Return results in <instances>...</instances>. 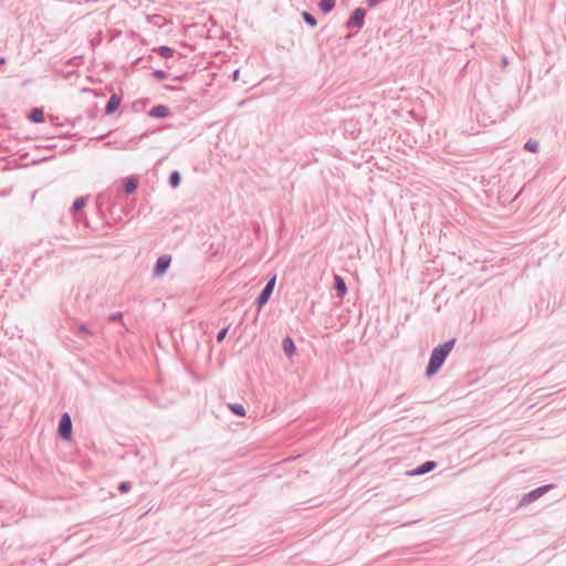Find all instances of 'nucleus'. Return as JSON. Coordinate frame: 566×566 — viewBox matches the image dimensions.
<instances>
[{
    "instance_id": "nucleus-30",
    "label": "nucleus",
    "mask_w": 566,
    "mask_h": 566,
    "mask_svg": "<svg viewBox=\"0 0 566 566\" xmlns=\"http://www.w3.org/2000/svg\"><path fill=\"white\" fill-rule=\"evenodd\" d=\"M78 329L81 333H88L87 327L85 325H80Z\"/></svg>"
},
{
    "instance_id": "nucleus-26",
    "label": "nucleus",
    "mask_w": 566,
    "mask_h": 566,
    "mask_svg": "<svg viewBox=\"0 0 566 566\" xmlns=\"http://www.w3.org/2000/svg\"><path fill=\"white\" fill-rule=\"evenodd\" d=\"M154 76L157 78V80H165L167 77V73L163 70H156L154 72Z\"/></svg>"
},
{
    "instance_id": "nucleus-24",
    "label": "nucleus",
    "mask_w": 566,
    "mask_h": 566,
    "mask_svg": "<svg viewBox=\"0 0 566 566\" xmlns=\"http://www.w3.org/2000/svg\"><path fill=\"white\" fill-rule=\"evenodd\" d=\"M275 282H276V276L274 275L273 277H271L266 284H265V289H268L269 291H271L273 293V290H274V286H275Z\"/></svg>"
},
{
    "instance_id": "nucleus-10",
    "label": "nucleus",
    "mask_w": 566,
    "mask_h": 566,
    "mask_svg": "<svg viewBox=\"0 0 566 566\" xmlns=\"http://www.w3.org/2000/svg\"><path fill=\"white\" fill-rule=\"evenodd\" d=\"M282 346H283L284 353L286 354L287 357H291L294 355L296 348H295L294 342L291 337H285L282 342Z\"/></svg>"
},
{
    "instance_id": "nucleus-25",
    "label": "nucleus",
    "mask_w": 566,
    "mask_h": 566,
    "mask_svg": "<svg viewBox=\"0 0 566 566\" xmlns=\"http://www.w3.org/2000/svg\"><path fill=\"white\" fill-rule=\"evenodd\" d=\"M227 333H228V327H224L221 331H219L217 334V342L221 343L226 338Z\"/></svg>"
},
{
    "instance_id": "nucleus-16",
    "label": "nucleus",
    "mask_w": 566,
    "mask_h": 566,
    "mask_svg": "<svg viewBox=\"0 0 566 566\" xmlns=\"http://www.w3.org/2000/svg\"><path fill=\"white\" fill-rule=\"evenodd\" d=\"M181 182V176L180 174L175 170L170 174L169 176V185L172 187V188H177Z\"/></svg>"
},
{
    "instance_id": "nucleus-12",
    "label": "nucleus",
    "mask_w": 566,
    "mask_h": 566,
    "mask_svg": "<svg viewBox=\"0 0 566 566\" xmlns=\"http://www.w3.org/2000/svg\"><path fill=\"white\" fill-rule=\"evenodd\" d=\"M29 119L32 123H42L44 120V112L42 108H33L29 115Z\"/></svg>"
},
{
    "instance_id": "nucleus-4",
    "label": "nucleus",
    "mask_w": 566,
    "mask_h": 566,
    "mask_svg": "<svg viewBox=\"0 0 566 566\" xmlns=\"http://www.w3.org/2000/svg\"><path fill=\"white\" fill-rule=\"evenodd\" d=\"M365 15L366 11L363 8H357L354 10L352 17L346 23L347 29H361L365 24Z\"/></svg>"
},
{
    "instance_id": "nucleus-9",
    "label": "nucleus",
    "mask_w": 566,
    "mask_h": 566,
    "mask_svg": "<svg viewBox=\"0 0 566 566\" xmlns=\"http://www.w3.org/2000/svg\"><path fill=\"white\" fill-rule=\"evenodd\" d=\"M169 114V109L165 105H157L149 111V115L155 118H164Z\"/></svg>"
},
{
    "instance_id": "nucleus-29",
    "label": "nucleus",
    "mask_w": 566,
    "mask_h": 566,
    "mask_svg": "<svg viewBox=\"0 0 566 566\" xmlns=\"http://www.w3.org/2000/svg\"><path fill=\"white\" fill-rule=\"evenodd\" d=\"M368 7L373 8L379 3V0H367Z\"/></svg>"
},
{
    "instance_id": "nucleus-2",
    "label": "nucleus",
    "mask_w": 566,
    "mask_h": 566,
    "mask_svg": "<svg viewBox=\"0 0 566 566\" xmlns=\"http://www.w3.org/2000/svg\"><path fill=\"white\" fill-rule=\"evenodd\" d=\"M553 488H554L553 484H547V485H543V486H539L537 489H534L531 492H528V493L523 495V497L521 499L520 504L521 505H527V504H530L532 502H535L536 500L542 497L544 494H546Z\"/></svg>"
},
{
    "instance_id": "nucleus-21",
    "label": "nucleus",
    "mask_w": 566,
    "mask_h": 566,
    "mask_svg": "<svg viewBox=\"0 0 566 566\" xmlns=\"http://www.w3.org/2000/svg\"><path fill=\"white\" fill-rule=\"evenodd\" d=\"M144 136H145V134L129 139L126 143V145L123 147V149H134L137 146V144L139 143V140L144 138Z\"/></svg>"
},
{
    "instance_id": "nucleus-17",
    "label": "nucleus",
    "mask_w": 566,
    "mask_h": 566,
    "mask_svg": "<svg viewBox=\"0 0 566 566\" xmlns=\"http://www.w3.org/2000/svg\"><path fill=\"white\" fill-rule=\"evenodd\" d=\"M229 408L238 417H244L245 416V409L240 403H230Z\"/></svg>"
},
{
    "instance_id": "nucleus-19",
    "label": "nucleus",
    "mask_w": 566,
    "mask_h": 566,
    "mask_svg": "<svg viewBox=\"0 0 566 566\" xmlns=\"http://www.w3.org/2000/svg\"><path fill=\"white\" fill-rule=\"evenodd\" d=\"M302 17H303V20L308 24L311 25L312 28L316 27L317 25V20L316 18L311 14L310 12L307 11H303L302 13Z\"/></svg>"
},
{
    "instance_id": "nucleus-8",
    "label": "nucleus",
    "mask_w": 566,
    "mask_h": 566,
    "mask_svg": "<svg viewBox=\"0 0 566 566\" xmlns=\"http://www.w3.org/2000/svg\"><path fill=\"white\" fill-rule=\"evenodd\" d=\"M119 104H120V97H118L115 94L112 95L106 103L105 113L108 115L113 114L118 108Z\"/></svg>"
},
{
    "instance_id": "nucleus-7",
    "label": "nucleus",
    "mask_w": 566,
    "mask_h": 566,
    "mask_svg": "<svg viewBox=\"0 0 566 566\" xmlns=\"http://www.w3.org/2000/svg\"><path fill=\"white\" fill-rule=\"evenodd\" d=\"M334 281H335L334 287L336 290L337 296L343 298L344 295L347 293L346 283L339 275H335Z\"/></svg>"
},
{
    "instance_id": "nucleus-11",
    "label": "nucleus",
    "mask_w": 566,
    "mask_h": 566,
    "mask_svg": "<svg viewBox=\"0 0 566 566\" xmlns=\"http://www.w3.org/2000/svg\"><path fill=\"white\" fill-rule=\"evenodd\" d=\"M271 295H272V292L269 291L268 289L263 287L262 292L260 293V295L258 296V298L255 301L258 307L262 308L268 303Z\"/></svg>"
},
{
    "instance_id": "nucleus-18",
    "label": "nucleus",
    "mask_w": 566,
    "mask_h": 566,
    "mask_svg": "<svg viewBox=\"0 0 566 566\" xmlns=\"http://www.w3.org/2000/svg\"><path fill=\"white\" fill-rule=\"evenodd\" d=\"M524 149L531 153H537L539 149V144L535 139H528L524 145Z\"/></svg>"
},
{
    "instance_id": "nucleus-15",
    "label": "nucleus",
    "mask_w": 566,
    "mask_h": 566,
    "mask_svg": "<svg viewBox=\"0 0 566 566\" xmlns=\"http://www.w3.org/2000/svg\"><path fill=\"white\" fill-rule=\"evenodd\" d=\"M85 205H86V200L84 197L76 198L71 208L72 213L76 214L85 207Z\"/></svg>"
},
{
    "instance_id": "nucleus-1",
    "label": "nucleus",
    "mask_w": 566,
    "mask_h": 566,
    "mask_svg": "<svg viewBox=\"0 0 566 566\" xmlns=\"http://www.w3.org/2000/svg\"><path fill=\"white\" fill-rule=\"evenodd\" d=\"M454 344H455V339L452 338V339H449V340L444 342L443 344H440L433 348V350L430 355V358H429L427 369H426V375L428 378L432 377L440 370V368L443 366L447 357L453 349Z\"/></svg>"
},
{
    "instance_id": "nucleus-6",
    "label": "nucleus",
    "mask_w": 566,
    "mask_h": 566,
    "mask_svg": "<svg viewBox=\"0 0 566 566\" xmlns=\"http://www.w3.org/2000/svg\"><path fill=\"white\" fill-rule=\"evenodd\" d=\"M436 467H437V462L436 461H426L424 463L419 465L417 469H415L413 471L409 472V474L410 475H422V474L429 473L430 471L436 469Z\"/></svg>"
},
{
    "instance_id": "nucleus-31",
    "label": "nucleus",
    "mask_w": 566,
    "mask_h": 566,
    "mask_svg": "<svg viewBox=\"0 0 566 566\" xmlns=\"http://www.w3.org/2000/svg\"><path fill=\"white\" fill-rule=\"evenodd\" d=\"M6 63V59L3 56H0V65H3Z\"/></svg>"
},
{
    "instance_id": "nucleus-14",
    "label": "nucleus",
    "mask_w": 566,
    "mask_h": 566,
    "mask_svg": "<svg viewBox=\"0 0 566 566\" xmlns=\"http://www.w3.org/2000/svg\"><path fill=\"white\" fill-rule=\"evenodd\" d=\"M336 4V0H321L318 6L322 12L328 13L331 12Z\"/></svg>"
},
{
    "instance_id": "nucleus-5",
    "label": "nucleus",
    "mask_w": 566,
    "mask_h": 566,
    "mask_svg": "<svg viewBox=\"0 0 566 566\" xmlns=\"http://www.w3.org/2000/svg\"><path fill=\"white\" fill-rule=\"evenodd\" d=\"M59 434L63 440L72 437V419L67 412L63 413L59 422Z\"/></svg>"
},
{
    "instance_id": "nucleus-13",
    "label": "nucleus",
    "mask_w": 566,
    "mask_h": 566,
    "mask_svg": "<svg viewBox=\"0 0 566 566\" xmlns=\"http://www.w3.org/2000/svg\"><path fill=\"white\" fill-rule=\"evenodd\" d=\"M137 187H138V180L136 178H134V177L126 178L125 185H124V190L127 195L135 192Z\"/></svg>"
},
{
    "instance_id": "nucleus-32",
    "label": "nucleus",
    "mask_w": 566,
    "mask_h": 566,
    "mask_svg": "<svg viewBox=\"0 0 566 566\" xmlns=\"http://www.w3.org/2000/svg\"><path fill=\"white\" fill-rule=\"evenodd\" d=\"M503 64L506 65L507 64V60L504 57L503 59Z\"/></svg>"
},
{
    "instance_id": "nucleus-20",
    "label": "nucleus",
    "mask_w": 566,
    "mask_h": 566,
    "mask_svg": "<svg viewBox=\"0 0 566 566\" xmlns=\"http://www.w3.org/2000/svg\"><path fill=\"white\" fill-rule=\"evenodd\" d=\"M157 52H158V54H159L160 56H163V57H165V59H168V57H171V56L174 55V52H175V51H174L171 48H169V46H165V45H163V46H159V48L157 49Z\"/></svg>"
},
{
    "instance_id": "nucleus-28",
    "label": "nucleus",
    "mask_w": 566,
    "mask_h": 566,
    "mask_svg": "<svg viewBox=\"0 0 566 566\" xmlns=\"http://www.w3.org/2000/svg\"><path fill=\"white\" fill-rule=\"evenodd\" d=\"M239 76H240V71L239 70L233 71L232 76H231L232 80L238 81Z\"/></svg>"
},
{
    "instance_id": "nucleus-23",
    "label": "nucleus",
    "mask_w": 566,
    "mask_h": 566,
    "mask_svg": "<svg viewBox=\"0 0 566 566\" xmlns=\"http://www.w3.org/2000/svg\"><path fill=\"white\" fill-rule=\"evenodd\" d=\"M130 489H132V483L128 481L120 482L118 484V491L122 493H126V492L130 491Z\"/></svg>"
},
{
    "instance_id": "nucleus-22",
    "label": "nucleus",
    "mask_w": 566,
    "mask_h": 566,
    "mask_svg": "<svg viewBox=\"0 0 566 566\" xmlns=\"http://www.w3.org/2000/svg\"><path fill=\"white\" fill-rule=\"evenodd\" d=\"M148 20L150 23H153L154 25H157V27H161L165 22V18H163L159 14H154V15L149 17Z\"/></svg>"
},
{
    "instance_id": "nucleus-27",
    "label": "nucleus",
    "mask_w": 566,
    "mask_h": 566,
    "mask_svg": "<svg viewBox=\"0 0 566 566\" xmlns=\"http://www.w3.org/2000/svg\"><path fill=\"white\" fill-rule=\"evenodd\" d=\"M122 313L117 312V313H114L109 316V319L112 321H117V319H120L122 318Z\"/></svg>"
},
{
    "instance_id": "nucleus-3",
    "label": "nucleus",
    "mask_w": 566,
    "mask_h": 566,
    "mask_svg": "<svg viewBox=\"0 0 566 566\" xmlns=\"http://www.w3.org/2000/svg\"><path fill=\"white\" fill-rule=\"evenodd\" d=\"M170 263H171V255H169V254L160 255L155 263V266L153 270V276L161 277L169 269Z\"/></svg>"
}]
</instances>
